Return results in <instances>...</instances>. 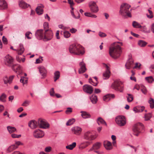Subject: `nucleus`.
Here are the masks:
<instances>
[{
	"instance_id": "nucleus-60",
	"label": "nucleus",
	"mask_w": 154,
	"mask_h": 154,
	"mask_svg": "<svg viewBox=\"0 0 154 154\" xmlns=\"http://www.w3.org/2000/svg\"><path fill=\"white\" fill-rule=\"evenodd\" d=\"M3 115L4 116H7L8 117V118H10V117H9L10 115H9V113H8V112L7 111H5L4 112V113H3Z\"/></svg>"
},
{
	"instance_id": "nucleus-61",
	"label": "nucleus",
	"mask_w": 154,
	"mask_h": 154,
	"mask_svg": "<svg viewBox=\"0 0 154 154\" xmlns=\"http://www.w3.org/2000/svg\"><path fill=\"white\" fill-rule=\"evenodd\" d=\"M60 31L59 30H57V32L56 33V37L57 39H59L60 38L59 36V34Z\"/></svg>"
},
{
	"instance_id": "nucleus-25",
	"label": "nucleus",
	"mask_w": 154,
	"mask_h": 154,
	"mask_svg": "<svg viewBox=\"0 0 154 154\" xmlns=\"http://www.w3.org/2000/svg\"><path fill=\"white\" fill-rule=\"evenodd\" d=\"M19 5L20 7L25 9L30 6V5L28 4L23 1H21L19 2Z\"/></svg>"
},
{
	"instance_id": "nucleus-47",
	"label": "nucleus",
	"mask_w": 154,
	"mask_h": 154,
	"mask_svg": "<svg viewBox=\"0 0 154 154\" xmlns=\"http://www.w3.org/2000/svg\"><path fill=\"white\" fill-rule=\"evenodd\" d=\"M72 109L70 107L67 108L65 111V113L67 114H69L72 112Z\"/></svg>"
},
{
	"instance_id": "nucleus-8",
	"label": "nucleus",
	"mask_w": 154,
	"mask_h": 154,
	"mask_svg": "<svg viewBox=\"0 0 154 154\" xmlns=\"http://www.w3.org/2000/svg\"><path fill=\"white\" fill-rule=\"evenodd\" d=\"M115 120L117 124L120 126H124L126 123V120L125 117L122 116H119L116 117Z\"/></svg>"
},
{
	"instance_id": "nucleus-11",
	"label": "nucleus",
	"mask_w": 154,
	"mask_h": 154,
	"mask_svg": "<svg viewBox=\"0 0 154 154\" xmlns=\"http://www.w3.org/2000/svg\"><path fill=\"white\" fill-rule=\"evenodd\" d=\"M96 137L95 133L93 132L88 131L85 132L84 136V138L87 140H92L95 139Z\"/></svg>"
},
{
	"instance_id": "nucleus-39",
	"label": "nucleus",
	"mask_w": 154,
	"mask_h": 154,
	"mask_svg": "<svg viewBox=\"0 0 154 154\" xmlns=\"http://www.w3.org/2000/svg\"><path fill=\"white\" fill-rule=\"evenodd\" d=\"M13 70L17 74L20 75L22 72L20 68H13Z\"/></svg>"
},
{
	"instance_id": "nucleus-41",
	"label": "nucleus",
	"mask_w": 154,
	"mask_h": 154,
	"mask_svg": "<svg viewBox=\"0 0 154 154\" xmlns=\"http://www.w3.org/2000/svg\"><path fill=\"white\" fill-rule=\"evenodd\" d=\"M75 122V119H72L69 120L66 123V125L67 126L73 124Z\"/></svg>"
},
{
	"instance_id": "nucleus-28",
	"label": "nucleus",
	"mask_w": 154,
	"mask_h": 154,
	"mask_svg": "<svg viewBox=\"0 0 154 154\" xmlns=\"http://www.w3.org/2000/svg\"><path fill=\"white\" fill-rule=\"evenodd\" d=\"M39 70L43 78L46 76L47 71L45 68H39Z\"/></svg>"
},
{
	"instance_id": "nucleus-44",
	"label": "nucleus",
	"mask_w": 154,
	"mask_h": 154,
	"mask_svg": "<svg viewBox=\"0 0 154 154\" xmlns=\"http://www.w3.org/2000/svg\"><path fill=\"white\" fill-rule=\"evenodd\" d=\"M73 10H71V13L72 16L75 19L79 18L80 17V15L78 11H77V13L78 14V16H76L73 13Z\"/></svg>"
},
{
	"instance_id": "nucleus-63",
	"label": "nucleus",
	"mask_w": 154,
	"mask_h": 154,
	"mask_svg": "<svg viewBox=\"0 0 154 154\" xmlns=\"http://www.w3.org/2000/svg\"><path fill=\"white\" fill-rule=\"evenodd\" d=\"M48 24L47 22H45L44 23V29H45H45H47V28L48 27Z\"/></svg>"
},
{
	"instance_id": "nucleus-34",
	"label": "nucleus",
	"mask_w": 154,
	"mask_h": 154,
	"mask_svg": "<svg viewBox=\"0 0 154 154\" xmlns=\"http://www.w3.org/2000/svg\"><path fill=\"white\" fill-rule=\"evenodd\" d=\"M54 81L56 82L60 77V72L59 71H56L54 73Z\"/></svg>"
},
{
	"instance_id": "nucleus-29",
	"label": "nucleus",
	"mask_w": 154,
	"mask_h": 154,
	"mask_svg": "<svg viewBox=\"0 0 154 154\" xmlns=\"http://www.w3.org/2000/svg\"><path fill=\"white\" fill-rule=\"evenodd\" d=\"M81 112L82 113V116L84 119L89 118L91 117L90 114L86 112L81 111Z\"/></svg>"
},
{
	"instance_id": "nucleus-45",
	"label": "nucleus",
	"mask_w": 154,
	"mask_h": 154,
	"mask_svg": "<svg viewBox=\"0 0 154 154\" xmlns=\"http://www.w3.org/2000/svg\"><path fill=\"white\" fill-rule=\"evenodd\" d=\"M151 113L146 114L145 116V121H148L149 120L150 118L151 117Z\"/></svg>"
},
{
	"instance_id": "nucleus-38",
	"label": "nucleus",
	"mask_w": 154,
	"mask_h": 154,
	"mask_svg": "<svg viewBox=\"0 0 154 154\" xmlns=\"http://www.w3.org/2000/svg\"><path fill=\"white\" fill-rule=\"evenodd\" d=\"M20 82L22 83L24 85V84L27 83L28 80L27 78L22 77L20 79Z\"/></svg>"
},
{
	"instance_id": "nucleus-4",
	"label": "nucleus",
	"mask_w": 154,
	"mask_h": 154,
	"mask_svg": "<svg viewBox=\"0 0 154 154\" xmlns=\"http://www.w3.org/2000/svg\"><path fill=\"white\" fill-rule=\"evenodd\" d=\"M112 88L116 91L122 92L124 85L123 83L119 80L115 81L111 85Z\"/></svg>"
},
{
	"instance_id": "nucleus-6",
	"label": "nucleus",
	"mask_w": 154,
	"mask_h": 154,
	"mask_svg": "<svg viewBox=\"0 0 154 154\" xmlns=\"http://www.w3.org/2000/svg\"><path fill=\"white\" fill-rule=\"evenodd\" d=\"M5 64L7 66H10L12 65V66L14 67L17 66V67H19L18 64H13L14 59L13 57L9 54L7 55L5 58Z\"/></svg>"
},
{
	"instance_id": "nucleus-16",
	"label": "nucleus",
	"mask_w": 154,
	"mask_h": 154,
	"mask_svg": "<svg viewBox=\"0 0 154 154\" xmlns=\"http://www.w3.org/2000/svg\"><path fill=\"white\" fill-rule=\"evenodd\" d=\"M11 49L14 51H17L18 54L19 55H21L23 53L24 49L23 45L20 44L19 48L17 50H16L13 48L12 46L11 47Z\"/></svg>"
},
{
	"instance_id": "nucleus-40",
	"label": "nucleus",
	"mask_w": 154,
	"mask_h": 154,
	"mask_svg": "<svg viewBox=\"0 0 154 154\" xmlns=\"http://www.w3.org/2000/svg\"><path fill=\"white\" fill-rule=\"evenodd\" d=\"M128 96L127 97V100L128 102H130L132 101L133 100V96L130 94H128Z\"/></svg>"
},
{
	"instance_id": "nucleus-14",
	"label": "nucleus",
	"mask_w": 154,
	"mask_h": 154,
	"mask_svg": "<svg viewBox=\"0 0 154 154\" xmlns=\"http://www.w3.org/2000/svg\"><path fill=\"white\" fill-rule=\"evenodd\" d=\"M88 5L92 13H95L96 12V3L95 2L91 1L89 2Z\"/></svg>"
},
{
	"instance_id": "nucleus-48",
	"label": "nucleus",
	"mask_w": 154,
	"mask_h": 154,
	"mask_svg": "<svg viewBox=\"0 0 154 154\" xmlns=\"http://www.w3.org/2000/svg\"><path fill=\"white\" fill-rule=\"evenodd\" d=\"M96 144H94L93 146L88 150V152H90L94 150L95 152H96Z\"/></svg>"
},
{
	"instance_id": "nucleus-57",
	"label": "nucleus",
	"mask_w": 154,
	"mask_h": 154,
	"mask_svg": "<svg viewBox=\"0 0 154 154\" xmlns=\"http://www.w3.org/2000/svg\"><path fill=\"white\" fill-rule=\"evenodd\" d=\"M30 34H32V33L29 32H28L25 33V37L29 39H31V37L29 36Z\"/></svg>"
},
{
	"instance_id": "nucleus-27",
	"label": "nucleus",
	"mask_w": 154,
	"mask_h": 154,
	"mask_svg": "<svg viewBox=\"0 0 154 154\" xmlns=\"http://www.w3.org/2000/svg\"><path fill=\"white\" fill-rule=\"evenodd\" d=\"M17 148V146L13 144L9 146L7 149V152H10Z\"/></svg>"
},
{
	"instance_id": "nucleus-10",
	"label": "nucleus",
	"mask_w": 154,
	"mask_h": 154,
	"mask_svg": "<svg viewBox=\"0 0 154 154\" xmlns=\"http://www.w3.org/2000/svg\"><path fill=\"white\" fill-rule=\"evenodd\" d=\"M38 126L40 128L47 129L49 128V124L44 119H39L38 120Z\"/></svg>"
},
{
	"instance_id": "nucleus-26",
	"label": "nucleus",
	"mask_w": 154,
	"mask_h": 154,
	"mask_svg": "<svg viewBox=\"0 0 154 154\" xmlns=\"http://www.w3.org/2000/svg\"><path fill=\"white\" fill-rule=\"evenodd\" d=\"M96 93V88H95L94 89V94H93L90 97L91 101L93 104L96 103V96L95 94Z\"/></svg>"
},
{
	"instance_id": "nucleus-9",
	"label": "nucleus",
	"mask_w": 154,
	"mask_h": 154,
	"mask_svg": "<svg viewBox=\"0 0 154 154\" xmlns=\"http://www.w3.org/2000/svg\"><path fill=\"white\" fill-rule=\"evenodd\" d=\"M53 35V33L51 30L49 29H45L43 41L46 42L51 40L52 38Z\"/></svg>"
},
{
	"instance_id": "nucleus-5",
	"label": "nucleus",
	"mask_w": 154,
	"mask_h": 154,
	"mask_svg": "<svg viewBox=\"0 0 154 154\" xmlns=\"http://www.w3.org/2000/svg\"><path fill=\"white\" fill-rule=\"evenodd\" d=\"M144 126L143 125L140 123H138L135 124L133 127V131L134 134L137 136L140 133V130L143 129Z\"/></svg>"
},
{
	"instance_id": "nucleus-22",
	"label": "nucleus",
	"mask_w": 154,
	"mask_h": 154,
	"mask_svg": "<svg viewBox=\"0 0 154 154\" xmlns=\"http://www.w3.org/2000/svg\"><path fill=\"white\" fill-rule=\"evenodd\" d=\"M8 8L7 4L5 0H0V10H4Z\"/></svg>"
},
{
	"instance_id": "nucleus-32",
	"label": "nucleus",
	"mask_w": 154,
	"mask_h": 154,
	"mask_svg": "<svg viewBox=\"0 0 154 154\" xmlns=\"http://www.w3.org/2000/svg\"><path fill=\"white\" fill-rule=\"evenodd\" d=\"M7 128L8 131L10 133H13L16 131V128L14 127L8 126L7 127Z\"/></svg>"
},
{
	"instance_id": "nucleus-15",
	"label": "nucleus",
	"mask_w": 154,
	"mask_h": 154,
	"mask_svg": "<svg viewBox=\"0 0 154 154\" xmlns=\"http://www.w3.org/2000/svg\"><path fill=\"white\" fill-rule=\"evenodd\" d=\"M83 91L86 93L89 94H91L93 91L92 87L88 85H85L83 87Z\"/></svg>"
},
{
	"instance_id": "nucleus-12",
	"label": "nucleus",
	"mask_w": 154,
	"mask_h": 154,
	"mask_svg": "<svg viewBox=\"0 0 154 154\" xmlns=\"http://www.w3.org/2000/svg\"><path fill=\"white\" fill-rule=\"evenodd\" d=\"M33 136L36 138H38L43 137L44 135V132L39 129L35 130L33 132Z\"/></svg>"
},
{
	"instance_id": "nucleus-46",
	"label": "nucleus",
	"mask_w": 154,
	"mask_h": 154,
	"mask_svg": "<svg viewBox=\"0 0 154 154\" xmlns=\"http://www.w3.org/2000/svg\"><path fill=\"white\" fill-rule=\"evenodd\" d=\"M87 69L86 68H79V74H82L85 72Z\"/></svg>"
},
{
	"instance_id": "nucleus-31",
	"label": "nucleus",
	"mask_w": 154,
	"mask_h": 154,
	"mask_svg": "<svg viewBox=\"0 0 154 154\" xmlns=\"http://www.w3.org/2000/svg\"><path fill=\"white\" fill-rule=\"evenodd\" d=\"M7 95L5 93H3L0 96V101L3 102H5Z\"/></svg>"
},
{
	"instance_id": "nucleus-42",
	"label": "nucleus",
	"mask_w": 154,
	"mask_h": 154,
	"mask_svg": "<svg viewBox=\"0 0 154 154\" xmlns=\"http://www.w3.org/2000/svg\"><path fill=\"white\" fill-rule=\"evenodd\" d=\"M63 34L64 37L66 38H69L71 35V34L69 31H65Z\"/></svg>"
},
{
	"instance_id": "nucleus-20",
	"label": "nucleus",
	"mask_w": 154,
	"mask_h": 154,
	"mask_svg": "<svg viewBox=\"0 0 154 154\" xmlns=\"http://www.w3.org/2000/svg\"><path fill=\"white\" fill-rule=\"evenodd\" d=\"M72 130L74 134L77 135H79L82 132V129L80 127L76 126L72 128Z\"/></svg>"
},
{
	"instance_id": "nucleus-54",
	"label": "nucleus",
	"mask_w": 154,
	"mask_h": 154,
	"mask_svg": "<svg viewBox=\"0 0 154 154\" xmlns=\"http://www.w3.org/2000/svg\"><path fill=\"white\" fill-rule=\"evenodd\" d=\"M89 82L90 84H92V85L94 86H96V83L95 82H94L92 80V79L91 78H90L89 79Z\"/></svg>"
},
{
	"instance_id": "nucleus-30",
	"label": "nucleus",
	"mask_w": 154,
	"mask_h": 154,
	"mask_svg": "<svg viewBox=\"0 0 154 154\" xmlns=\"http://www.w3.org/2000/svg\"><path fill=\"white\" fill-rule=\"evenodd\" d=\"M98 124L99 125H105L106 126H107V124L105 121L101 118L99 117L97 119Z\"/></svg>"
},
{
	"instance_id": "nucleus-37",
	"label": "nucleus",
	"mask_w": 154,
	"mask_h": 154,
	"mask_svg": "<svg viewBox=\"0 0 154 154\" xmlns=\"http://www.w3.org/2000/svg\"><path fill=\"white\" fill-rule=\"evenodd\" d=\"M138 44L140 46L144 47L146 45L147 43L143 40H140L138 42Z\"/></svg>"
},
{
	"instance_id": "nucleus-36",
	"label": "nucleus",
	"mask_w": 154,
	"mask_h": 154,
	"mask_svg": "<svg viewBox=\"0 0 154 154\" xmlns=\"http://www.w3.org/2000/svg\"><path fill=\"white\" fill-rule=\"evenodd\" d=\"M148 103L150 104V107L151 109L154 108V100L152 98H150L148 101Z\"/></svg>"
},
{
	"instance_id": "nucleus-19",
	"label": "nucleus",
	"mask_w": 154,
	"mask_h": 154,
	"mask_svg": "<svg viewBox=\"0 0 154 154\" xmlns=\"http://www.w3.org/2000/svg\"><path fill=\"white\" fill-rule=\"evenodd\" d=\"M29 126L32 129H34L38 126V121L33 120L30 121L28 124Z\"/></svg>"
},
{
	"instance_id": "nucleus-24",
	"label": "nucleus",
	"mask_w": 154,
	"mask_h": 154,
	"mask_svg": "<svg viewBox=\"0 0 154 154\" xmlns=\"http://www.w3.org/2000/svg\"><path fill=\"white\" fill-rule=\"evenodd\" d=\"M104 145L105 148L107 150H111L112 148L111 143L108 141L105 142Z\"/></svg>"
},
{
	"instance_id": "nucleus-55",
	"label": "nucleus",
	"mask_w": 154,
	"mask_h": 154,
	"mask_svg": "<svg viewBox=\"0 0 154 154\" xmlns=\"http://www.w3.org/2000/svg\"><path fill=\"white\" fill-rule=\"evenodd\" d=\"M2 40L3 43L5 44H7L8 43V40L6 38L5 36L2 37Z\"/></svg>"
},
{
	"instance_id": "nucleus-18",
	"label": "nucleus",
	"mask_w": 154,
	"mask_h": 154,
	"mask_svg": "<svg viewBox=\"0 0 154 154\" xmlns=\"http://www.w3.org/2000/svg\"><path fill=\"white\" fill-rule=\"evenodd\" d=\"M44 6L42 5H38L35 9V11L38 15H41L43 13Z\"/></svg>"
},
{
	"instance_id": "nucleus-52",
	"label": "nucleus",
	"mask_w": 154,
	"mask_h": 154,
	"mask_svg": "<svg viewBox=\"0 0 154 154\" xmlns=\"http://www.w3.org/2000/svg\"><path fill=\"white\" fill-rule=\"evenodd\" d=\"M16 60L19 62H20L22 61V62H24L25 60V58H23L20 59L18 56L16 57Z\"/></svg>"
},
{
	"instance_id": "nucleus-43",
	"label": "nucleus",
	"mask_w": 154,
	"mask_h": 154,
	"mask_svg": "<svg viewBox=\"0 0 154 154\" xmlns=\"http://www.w3.org/2000/svg\"><path fill=\"white\" fill-rule=\"evenodd\" d=\"M145 79L149 83H151L154 81V79L152 76L146 77Z\"/></svg>"
},
{
	"instance_id": "nucleus-1",
	"label": "nucleus",
	"mask_w": 154,
	"mask_h": 154,
	"mask_svg": "<svg viewBox=\"0 0 154 154\" xmlns=\"http://www.w3.org/2000/svg\"><path fill=\"white\" fill-rule=\"evenodd\" d=\"M123 45L122 43L117 42L112 44L109 48V54L114 58L119 57L122 52L121 46Z\"/></svg>"
},
{
	"instance_id": "nucleus-23",
	"label": "nucleus",
	"mask_w": 154,
	"mask_h": 154,
	"mask_svg": "<svg viewBox=\"0 0 154 154\" xmlns=\"http://www.w3.org/2000/svg\"><path fill=\"white\" fill-rule=\"evenodd\" d=\"M110 72L109 68H107L106 71L103 73V79H108L110 76Z\"/></svg>"
},
{
	"instance_id": "nucleus-53",
	"label": "nucleus",
	"mask_w": 154,
	"mask_h": 154,
	"mask_svg": "<svg viewBox=\"0 0 154 154\" xmlns=\"http://www.w3.org/2000/svg\"><path fill=\"white\" fill-rule=\"evenodd\" d=\"M50 94L51 96L52 97L54 96V88H52L50 90Z\"/></svg>"
},
{
	"instance_id": "nucleus-17",
	"label": "nucleus",
	"mask_w": 154,
	"mask_h": 154,
	"mask_svg": "<svg viewBox=\"0 0 154 154\" xmlns=\"http://www.w3.org/2000/svg\"><path fill=\"white\" fill-rule=\"evenodd\" d=\"M14 76L12 75L10 76L9 78L5 75L3 78V80L4 82V83L5 84H7L8 83L11 84L14 78Z\"/></svg>"
},
{
	"instance_id": "nucleus-7",
	"label": "nucleus",
	"mask_w": 154,
	"mask_h": 154,
	"mask_svg": "<svg viewBox=\"0 0 154 154\" xmlns=\"http://www.w3.org/2000/svg\"><path fill=\"white\" fill-rule=\"evenodd\" d=\"M125 66L126 67H140L141 64L138 62L134 64L133 59L130 58L127 61Z\"/></svg>"
},
{
	"instance_id": "nucleus-56",
	"label": "nucleus",
	"mask_w": 154,
	"mask_h": 154,
	"mask_svg": "<svg viewBox=\"0 0 154 154\" xmlns=\"http://www.w3.org/2000/svg\"><path fill=\"white\" fill-rule=\"evenodd\" d=\"M11 137L13 138H19L21 137V135L20 134L19 135H17L15 134H12L11 135Z\"/></svg>"
},
{
	"instance_id": "nucleus-33",
	"label": "nucleus",
	"mask_w": 154,
	"mask_h": 154,
	"mask_svg": "<svg viewBox=\"0 0 154 154\" xmlns=\"http://www.w3.org/2000/svg\"><path fill=\"white\" fill-rule=\"evenodd\" d=\"M76 145V143L75 142H73L71 144H70L66 146V148L67 149L72 150L75 147Z\"/></svg>"
},
{
	"instance_id": "nucleus-58",
	"label": "nucleus",
	"mask_w": 154,
	"mask_h": 154,
	"mask_svg": "<svg viewBox=\"0 0 154 154\" xmlns=\"http://www.w3.org/2000/svg\"><path fill=\"white\" fill-rule=\"evenodd\" d=\"M79 65L80 67H85V64L82 61L79 63Z\"/></svg>"
},
{
	"instance_id": "nucleus-51",
	"label": "nucleus",
	"mask_w": 154,
	"mask_h": 154,
	"mask_svg": "<svg viewBox=\"0 0 154 154\" xmlns=\"http://www.w3.org/2000/svg\"><path fill=\"white\" fill-rule=\"evenodd\" d=\"M141 86L143 87V89H141V91L143 93L146 94L147 93V90L146 88L143 85H142Z\"/></svg>"
},
{
	"instance_id": "nucleus-50",
	"label": "nucleus",
	"mask_w": 154,
	"mask_h": 154,
	"mask_svg": "<svg viewBox=\"0 0 154 154\" xmlns=\"http://www.w3.org/2000/svg\"><path fill=\"white\" fill-rule=\"evenodd\" d=\"M98 35L101 37H104L106 36V34L100 32H99Z\"/></svg>"
},
{
	"instance_id": "nucleus-64",
	"label": "nucleus",
	"mask_w": 154,
	"mask_h": 154,
	"mask_svg": "<svg viewBox=\"0 0 154 154\" xmlns=\"http://www.w3.org/2000/svg\"><path fill=\"white\" fill-rule=\"evenodd\" d=\"M76 31L77 29L74 28H72L70 29V32L72 33H75L76 32Z\"/></svg>"
},
{
	"instance_id": "nucleus-62",
	"label": "nucleus",
	"mask_w": 154,
	"mask_h": 154,
	"mask_svg": "<svg viewBox=\"0 0 154 154\" xmlns=\"http://www.w3.org/2000/svg\"><path fill=\"white\" fill-rule=\"evenodd\" d=\"M51 147H46L45 149V151L47 152H49L51 150Z\"/></svg>"
},
{
	"instance_id": "nucleus-13",
	"label": "nucleus",
	"mask_w": 154,
	"mask_h": 154,
	"mask_svg": "<svg viewBox=\"0 0 154 154\" xmlns=\"http://www.w3.org/2000/svg\"><path fill=\"white\" fill-rule=\"evenodd\" d=\"M44 33L45 30L38 29L36 32L35 34V37L38 39L42 40H43Z\"/></svg>"
},
{
	"instance_id": "nucleus-2",
	"label": "nucleus",
	"mask_w": 154,
	"mask_h": 154,
	"mask_svg": "<svg viewBox=\"0 0 154 154\" xmlns=\"http://www.w3.org/2000/svg\"><path fill=\"white\" fill-rule=\"evenodd\" d=\"M69 51L70 53L78 55H82L85 53L84 48L80 45L77 44H73L70 45Z\"/></svg>"
},
{
	"instance_id": "nucleus-35",
	"label": "nucleus",
	"mask_w": 154,
	"mask_h": 154,
	"mask_svg": "<svg viewBox=\"0 0 154 154\" xmlns=\"http://www.w3.org/2000/svg\"><path fill=\"white\" fill-rule=\"evenodd\" d=\"M132 26L134 27L135 28H141V26L138 22L134 21L132 23Z\"/></svg>"
},
{
	"instance_id": "nucleus-49",
	"label": "nucleus",
	"mask_w": 154,
	"mask_h": 154,
	"mask_svg": "<svg viewBox=\"0 0 154 154\" xmlns=\"http://www.w3.org/2000/svg\"><path fill=\"white\" fill-rule=\"evenodd\" d=\"M30 103V101L29 100H25L24 102L22 104V106H27Z\"/></svg>"
},
{
	"instance_id": "nucleus-3",
	"label": "nucleus",
	"mask_w": 154,
	"mask_h": 154,
	"mask_svg": "<svg viewBox=\"0 0 154 154\" xmlns=\"http://www.w3.org/2000/svg\"><path fill=\"white\" fill-rule=\"evenodd\" d=\"M130 6L126 4H124L121 5L120 13L125 18L131 17V15L129 9Z\"/></svg>"
},
{
	"instance_id": "nucleus-21",
	"label": "nucleus",
	"mask_w": 154,
	"mask_h": 154,
	"mask_svg": "<svg viewBox=\"0 0 154 154\" xmlns=\"http://www.w3.org/2000/svg\"><path fill=\"white\" fill-rule=\"evenodd\" d=\"M115 97V95L113 94H108L103 97V100L106 102H107L110 100L112 98H114Z\"/></svg>"
},
{
	"instance_id": "nucleus-59",
	"label": "nucleus",
	"mask_w": 154,
	"mask_h": 154,
	"mask_svg": "<svg viewBox=\"0 0 154 154\" xmlns=\"http://www.w3.org/2000/svg\"><path fill=\"white\" fill-rule=\"evenodd\" d=\"M137 107L138 109H139V111L140 112H143L145 108V107L144 106H137Z\"/></svg>"
}]
</instances>
